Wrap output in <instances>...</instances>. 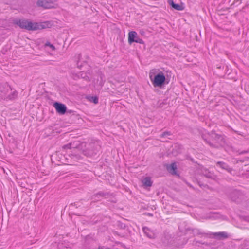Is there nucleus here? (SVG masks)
Wrapping results in <instances>:
<instances>
[{"instance_id":"20","label":"nucleus","mask_w":249,"mask_h":249,"mask_svg":"<svg viewBox=\"0 0 249 249\" xmlns=\"http://www.w3.org/2000/svg\"><path fill=\"white\" fill-rule=\"evenodd\" d=\"M167 105V99H165L163 100H159L158 102L157 106L160 108L164 107Z\"/></svg>"},{"instance_id":"10","label":"nucleus","mask_w":249,"mask_h":249,"mask_svg":"<svg viewBox=\"0 0 249 249\" xmlns=\"http://www.w3.org/2000/svg\"><path fill=\"white\" fill-rule=\"evenodd\" d=\"M79 145V142H73L63 145L62 148L64 149H71L72 148H76L78 149Z\"/></svg>"},{"instance_id":"4","label":"nucleus","mask_w":249,"mask_h":249,"mask_svg":"<svg viewBox=\"0 0 249 249\" xmlns=\"http://www.w3.org/2000/svg\"><path fill=\"white\" fill-rule=\"evenodd\" d=\"M156 69L151 70L149 72V78L154 87L161 88L165 84V76L162 71L156 74Z\"/></svg>"},{"instance_id":"5","label":"nucleus","mask_w":249,"mask_h":249,"mask_svg":"<svg viewBox=\"0 0 249 249\" xmlns=\"http://www.w3.org/2000/svg\"><path fill=\"white\" fill-rule=\"evenodd\" d=\"M18 96V92L7 84H0V98L13 100Z\"/></svg>"},{"instance_id":"17","label":"nucleus","mask_w":249,"mask_h":249,"mask_svg":"<svg viewBox=\"0 0 249 249\" xmlns=\"http://www.w3.org/2000/svg\"><path fill=\"white\" fill-rule=\"evenodd\" d=\"M143 231L144 234L149 238H154V233L151 231L149 228L147 227H143Z\"/></svg>"},{"instance_id":"13","label":"nucleus","mask_w":249,"mask_h":249,"mask_svg":"<svg viewBox=\"0 0 249 249\" xmlns=\"http://www.w3.org/2000/svg\"><path fill=\"white\" fill-rule=\"evenodd\" d=\"M168 3L173 8L176 10L181 11L183 10L184 8L182 5L176 4L172 0H168Z\"/></svg>"},{"instance_id":"29","label":"nucleus","mask_w":249,"mask_h":249,"mask_svg":"<svg viewBox=\"0 0 249 249\" xmlns=\"http://www.w3.org/2000/svg\"><path fill=\"white\" fill-rule=\"evenodd\" d=\"M148 215H150V216H152V214H150V213H148Z\"/></svg>"},{"instance_id":"11","label":"nucleus","mask_w":249,"mask_h":249,"mask_svg":"<svg viewBox=\"0 0 249 249\" xmlns=\"http://www.w3.org/2000/svg\"><path fill=\"white\" fill-rule=\"evenodd\" d=\"M168 171L172 175H177V166L175 162L166 165Z\"/></svg>"},{"instance_id":"15","label":"nucleus","mask_w":249,"mask_h":249,"mask_svg":"<svg viewBox=\"0 0 249 249\" xmlns=\"http://www.w3.org/2000/svg\"><path fill=\"white\" fill-rule=\"evenodd\" d=\"M216 165L222 169L227 171L228 172L231 173L232 170L231 168L226 163L224 162L218 161L216 163Z\"/></svg>"},{"instance_id":"21","label":"nucleus","mask_w":249,"mask_h":249,"mask_svg":"<svg viewBox=\"0 0 249 249\" xmlns=\"http://www.w3.org/2000/svg\"><path fill=\"white\" fill-rule=\"evenodd\" d=\"M72 160L74 161H78L81 159V157L78 154H71L70 156Z\"/></svg>"},{"instance_id":"16","label":"nucleus","mask_w":249,"mask_h":249,"mask_svg":"<svg viewBox=\"0 0 249 249\" xmlns=\"http://www.w3.org/2000/svg\"><path fill=\"white\" fill-rule=\"evenodd\" d=\"M216 238L218 239H225L228 237L227 233L225 232H218L212 233Z\"/></svg>"},{"instance_id":"9","label":"nucleus","mask_w":249,"mask_h":249,"mask_svg":"<svg viewBox=\"0 0 249 249\" xmlns=\"http://www.w3.org/2000/svg\"><path fill=\"white\" fill-rule=\"evenodd\" d=\"M230 197L232 201L238 202L242 198V194L239 191L234 190L231 193Z\"/></svg>"},{"instance_id":"1","label":"nucleus","mask_w":249,"mask_h":249,"mask_svg":"<svg viewBox=\"0 0 249 249\" xmlns=\"http://www.w3.org/2000/svg\"><path fill=\"white\" fill-rule=\"evenodd\" d=\"M202 138L206 143L213 148H218L225 144V140L223 136L213 131L207 134H203Z\"/></svg>"},{"instance_id":"27","label":"nucleus","mask_w":249,"mask_h":249,"mask_svg":"<svg viewBox=\"0 0 249 249\" xmlns=\"http://www.w3.org/2000/svg\"><path fill=\"white\" fill-rule=\"evenodd\" d=\"M77 67L79 68H81L83 65L81 64H80L79 61H78L77 63Z\"/></svg>"},{"instance_id":"24","label":"nucleus","mask_w":249,"mask_h":249,"mask_svg":"<svg viewBox=\"0 0 249 249\" xmlns=\"http://www.w3.org/2000/svg\"><path fill=\"white\" fill-rule=\"evenodd\" d=\"M45 46L50 47L52 50H54L55 49V47L48 41L45 44Z\"/></svg>"},{"instance_id":"28","label":"nucleus","mask_w":249,"mask_h":249,"mask_svg":"<svg viewBox=\"0 0 249 249\" xmlns=\"http://www.w3.org/2000/svg\"><path fill=\"white\" fill-rule=\"evenodd\" d=\"M188 185L189 186H190V187H191V188H193V186H192L191 185H190V184H188Z\"/></svg>"},{"instance_id":"3","label":"nucleus","mask_w":249,"mask_h":249,"mask_svg":"<svg viewBox=\"0 0 249 249\" xmlns=\"http://www.w3.org/2000/svg\"><path fill=\"white\" fill-rule=\"evenodd\" d=\"M15 24L18 25L22 29H25L29 31H36L38 29L45 28L48 26L49 22H45L41 23L32 22L26 19H15L13 21Z\"/></svg>"},{"instance_id":"8","label":"nucleus","mask_w":249,"mask_h":249,"mask_svg":"<svg viewBox=\"0 0 249 249\" xmlns=\"http://www.w3.org/2000/svg\"><path fill=\"white\" fill-rule=\"evenodd\" d=\"M53 106L58 113L64 114L66 113L67 107L64 104L58 102H55L53 104Z\"/></svg>"},{"instance_id":"23","label":"nucleus","mask_w":249,"mask_h":249,"mask_svg":"<svg viewBox=\"0 0 249 249\" xmlns=\"http://www.w3.org/2000/svg\"><path fill=\"white\" fill-rule=\"evenodd\" d=\"M170 135H171V133L170 132L165 131V132H164L162 134H161L160 137L164 138V137H167L168 136H170Z\"/></svg>"},{"instance_id":"7","label":"nucleus","mask_w":249,"mask_h":249,"mask_svg":"<svg viewBox=\"0 0 249 249\" xmlns=\"http://www.w3.org/2000/svg\"><path fill=\"white\" fill-rule=\"evenodd\" d=\"M37 4L38 6L45 9H49L53 7V3L52 0H38Z\"/></svg>"},{"instance_id":"18","label":"nucleus","mask_w":249,"mask_h":249,"mask_svg":"<svg viewBox=\"0 0 249 249\" xmlns=\"http://www.w3.org/2000/svg\"><path fill=\"white\" fill-rule=\"evenodd\" d=\"M143 185L145 187H150L152 186V182L149 177H146L142 181Z\"/></svg>"},{"instance_id":"2","label":"nucleus","mask_w":249,"mask_h":249,"mask_svg":"<svg viewBox=\"0 0 249 249\" xmlns=\"http://www.w3.org/2000/svg\"><path fill=\"white\" fill-rule=\"evenodd\" d=\"M100 146L98 141H91L89 142H79L78 149L82 150V153L86 156L91 157L98 153Z\"/></svg>"},{"instance_id":"14","label":"nucleus","mask_w":249,"mask_h":249,"mask_svg":"<svg viewBox=\"0 0 249 249\" xmlns=\"http://www.w3.org/2000/svg\"><path fill=\"white\" fill-rule=\"evenodd\" d=\"M201 173L205 177L210 178H213L214 175L213 173L209 171L207 169L202 167L201 169Z\"/></svg>"},{"instance_id":"26","label":"nucleus","mask_w":249,"mask_h":249,"mask_svg":"<svg viewBox=\"0 0 249 249\" xmlns=\"http://www.w3.org/2000/svg\"><path fill=\"white\" fill-rule=\"evenodd\" d=\"M98 249H110L109 248L105 247L104 246H99Z\"/></svg>"},{"instance_id":"22","label":"nucleus","mask_w":249,"mask_h":249,"mask_svg":"<svg viewBox=\"0 0 249 249\" xmlns=\"http://www.w3.org/2000/svg\"><path fill=\"white\" fill-rule=\"evenodd\" d=\"M89 100L94 104H97L98 102V98L96 96H91L89 98Z\"/></svg>"},{"instance_id":"25","label":"nucleus","mask_w":249,"mask_h":249,"mask_svg":"<svg viewBox=\"0 0 249 249\" xmlns=\"http://www.w3.org/2000/svg\"><path fill=\"white\" fill-rule=\"evenodd\" d=\"M59 248L61 249H71L70 247H65L63 245H60Z\"/></svg>"},{"instance_id":"12","label":"nucleus","mask_w":249,"mask_h":249,"mask_svg":"<svg viewBox=\"0 0 249 249\" xmlns=\"http://www.w3.org/2000/svg\"><path fill=\"white\" fill-rule=\"evenodd\" d=\"M107 194V193L103 192H99L92 196L91 199L93 200V202L98 201L101 200V197H103Z\"/></svg>"},{"instance_id":"6","label":"nucleus","mask_w":249,"mask_h":249,"mask_svg":"<svg viewBox=\"0 0 249 249\" xmlns=\"http://www.w3.org/2000/svg\"><path fill=\"white\" fill-rule=\"evenodd\" d=\"M128 42L132 44L133 42H136L139 44H143L144 41L141 39L136 32L130 31L128 33Z\"/></svg>"},{"instance_id":"19","label":"nucleus","mask_w":249,"mask_h":249,"mask_svg":"<svg viewBox=\"0 0 249 249\" xmlns=\"http://www.w3.org/2000/svg\"><path fill=\"white\" fill-rule=\"evenodd\" d=\"M76 75L77 76V77L78 78L83 79L87 81H90L89 76L87 75V72H84L83 71H81L78 73Z\"/></svg>"}]
</instances>
